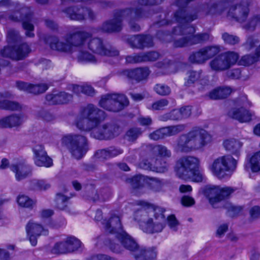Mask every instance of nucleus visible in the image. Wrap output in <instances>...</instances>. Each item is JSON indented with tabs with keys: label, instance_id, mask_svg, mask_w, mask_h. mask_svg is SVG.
<instances>
[{
	"label": "nucleus",
	"instance_id": "obj_1",
	"mask_svg": "<svg viewBox=\"0 0 260 260\" xmlns=\"http://www.w3.org/2000/svg\"><path fill=\"white\" fill-rule=\"evenodd\" d=\"M105 118L106 113L103 110L89 104L80 108L75 125L81 131L90 132L91 137L96 139L111 140L120 134V128L113 122L102 124Z\"/></svg>",
	"mask_w": 260,
	"mask_h": 260
},
{
	"label": "nucleus",
	"instance_id": "obj_2",
	"mask_svg": "<svg viewBox=\"0 0 260 260\" xmlns=\"http://www.w3.org/2000/svg\"><path fill=\"white\" fill-rule=\"evenodd\" d=\"M138 204L141 208L135 212L134 216L141 229L147 233L161 232L166 222L164 210L159 207L153 209L151 204L144 201H139Z\"/></svg>",
	"mask_w": 260,
	"mask_h": 260
},
{
	"label": "nucleus",
	"instance_id": "obj_3",
	"mask_svg": "<svg viewBox=\"0 0 260 260\" xmlns=\"http://www.w3.org/2000/svg\"><path fill=\"white\" fill-rule=\"evenodd\" d=\"M196 31L195 27L189 24L175 27L171 34L173 46L176 48H182L203 44L213 40L209 33L200 32L195 34Z\"/></svg>",
	"mask_w": 260,
	"mask_h": 260
},
{
	"label": "nucleus",
	"instance_id": "obj_4",
	"mask_svg": "<svg viewBox=\"0 0 260 260\" xmlns=\"http://www.w3.org/2000/svg\"><path fill=\"white\" fill-rule=\"evenodd\" d=\"M209 137L207 132L200 127H193L186 134L180 135L174 145L175 151L180 153H188L203 148Z\"/></svg>",
	"mask_w": 260,
	"mask_h": 260
},
{
	"label": "nucleus",
	"instance_id": "obj_5",
	"mask_svg": "<svg viewBox=\"0 0 260 260\" xmlns=\"http://www.w3.org/2000/svg\"><path fill=\"white\" fill-rule=\"evenodd\" d=\"M200 159L191 155L180 157L176 165V173L177 176L183 180L190 179L193 181L201 182L203 176L199 170Z\"/></svg>",
	"mask_w": 260,
	"mask_h": 260
},
{
	"label": "nucleus",
	"instance_id": "obj_6",
	"mask_svg": "<svg viewBox=\"0 0 260 260\" xmlns=\"http://www.w3.org/2000/svg\"><path fill=\"white\" fill-rule=\"evenodd\" d=\"M64 145L72 156L77 160L81 159L88 150V140L81 135H68L62 138Z\"/></svg>",
	"mask_w": 260,
	"mask_h": 260
},
{
	"label": "nucleus",
	"instance_id": "obj_7",
	"mask_svg": "<svg viewBox=\"0 0 260 260\" xmlns=\"http://www.w3.org/2000/svg\"><path fill=\"white\" fill-rule=\"evenodd\" d=\"M9 18L14 21H22V28L25 30V35L28 38H34V25L31 23L33 19V13L29 7L16 4L13 14Z\"/></svg>",
	"mask_w": 260,
	"mask_h": 260
},
{
	"label": "nucleus",
	"instance_id": "obj_8",
	"mask_svg": "<svg viewBox=\"0 0 260 260\" xmlns=\"http://www.w3.org/2000/svg\"><path fill=\"white\" fill-rule=\"evenodd\" d=\"M237 160L231 155H226L215 159L210 170L214 175L219 179L230 175L236 169Z\"/></svg>",
	"mask_w": 260,
	"mask_h": 260
},
{
	"label": "nucleus",
	"instance_id": "obj_9",
	"mask_svg": "<svg viewBox=\"0 0 260 260\" xmlns=\"http://www.w3.org/2000/svg\"><path fill=\"white\" fill-rule=\"evenodd\" d=\"M99 106L108 111L118 112L129 105L125 95L117 93H106L102 95Z\"/></svg>",
	"mask_w": 260,
	"mask_h": 260
},
{
	"label": "nucleus",
	"instance_id": "obj_10",
	"mask_svg": "<svg viewBox=\"0 0 260 260\" xmlns=\"http://www.w3.org/2000/svg\"><path fill=\"white\" fill-rule=\"evenodd\" d=\"M148 16L141 7L126 8L115 11L116 18L120 17L122 24L123 20H126L130 29L134 31L140 30L141 27L138 22L141 19Z\"/></svg>",
	"mask_w": 260,
	"mask_h": 260
},
{
	"label": "nucleus",
	"instance_id": "obj_11",
	"mask_svg": "<svg viewBox=\"0 0 260 260\" xmlns=\"http://www.w3.org/2000/svg\"><path fill=\"white\" fill-rule=\"evenodd\" d=\"M251 4V0H241L230 5L226 13V18L241 23L245 22L250 13Z\"/></svg>",
	"mask_w": 260,
	"mask_h": 260
},
{
	"label": "nucleus",
	"instance_id": "obj_12",
	"mask_svg": "<svg viewBox=\"0 0 260 260\" xmlns=\"http://www.w3.org/2000/svg\"><path fill=\"white\" fill-rule=\"evenodd\" d=\"M220 52L217 46H207L192 52L188 57V61L196 64H204L207 60Z\"/></svg>",
	"mask_w": 260,
	"mask_h": 260
},
{
	"label": "nucleus",
	"instance_id": "obj_13",
	"mask_svg": "<svg viewBox=\"0 0 260 260\" xmlns=\"http://www.w3.org/2000/svg\"><path fill=\"white\" fill-rule=\"evenodd\" d=\"M239 59L238 53L228 51L222 54L210 62V66L212 70L222 71L229 69L234 65Z\"/></svg>",
	"mask_w": 260,
	"mask_h": 260
},
{
	"label": "nucleus",
	"instance_id": "obj_14",
	"mask_svg": "<svg viewBox=\"0 0 260 260\" xmlns=\"http://www.w3.org/2000/svg\"><path fill=\"white\" fill-rule=\"evenodd\" d=\"M234 191L235 189L231 187H221L213 185L207 186L204 194L208 199L209 203L215 207L216 203L224 200Z\"/></svg>",
	"mask_w": 260,
	"mask_h": 260
},
{
	"label": "nucleus",
	"instance_id": "obj_15",
	"mask_svg": "<svg viewBox=\"0 0 260 260\" xmlns=\"http://www.w3.org/2000/svg\"><path fill=\"white\" fill-rule=\"evenodd\" d=\"M88 49L92 53L100 56L113 57L119 55V51L115 48H107L104 44V41L100 38L90 39L87 43Z\"/></svg>",
	"mask_w": 260,
	"mask_h": 260
},
{
	"label": "nucleus",
	"instance_id": "obj_16",
	"mask_svg": "<svg viewBox=\"0 0 260 260\" xmlns=\"http://www.w3.org/2000/svg\"><path fill=\"white\" fill-rule=\"evenodd\" d=\"M185 127V125L183 124L162 127L150 133L148 137L153 141H158L166 137L176 135L184 131Z\"/></svg>",
	"mask_w": 260,
	"mask_h": 260
},
{
	"label": "nucleus",
	"instance_id": "obj_17",
	"mask_svg": "<svg viewBox=\"0 0 260 260\" xmlns=\"http://www.w3.org/2000/svg\"><path fill=\"white\" fill-rule=\"evenodd\" d=\"M33 159L35 164L38 167L49 168L53 165L52 159L47 155L42 145H37L32 149Z\"/></svg>",
	"mask_w": 260,
	"mask_h": 260
},
{
	"label": "nucleus",
	"instance_id": "obj_18",
	"mask_svg": "<svg viewBox=\"0 0 260 260\" xmlns=\"http://www.w3.org/2000/svg\"><path fill=\"white\" fill-rule=\"evenodd\" d=\"M90 34L85 31L75 30L67 34L65 40L73 46L82 47L85 43L86 40L90 37Z\"/></svg>",
	"mask_w": 260,
	"mask_h": 260
},
{
	"label": "nucleus",
	"instance_id": "obj_19",
	"mask_svg": "<svg viewBox=\"0 0 260 260\" xmlns=\"http://www.w3.org/2000/svg\"><path fill=\"white\" fill-rule=\"evenodd\" d=\"M26 231L29 236L31 244L35 246L37 243V237L40 235L48 234V230L44 228L41 225L30 221L26 225Z\"/></svg>",
	"mask_w": 260,
	"mask_h": 260
},
{
	"label": "nucleus",
	"instance_id": "obj_20",
	"mask_svg": "<svg viewBox=\"0 0 260 260\" xmlns=\"http://www.w3.org/2000/svg\"><path fill=\"white\" fill-rule=\"evenodd\" d=\"M105 231L109 233L115 235L117 238L121 235L123 230L120 217L115 215L112 216L107 221L103 222Z\"/></svg>",
	"mask_w": 260,
	"mask_h": 260
},
{
	"label": "nucleus",
	"instance_id": "obj_21",
	"mask_svg": "<svg viewBox=\"0 0 260 260\" xmlns=\"http://www.w3.org/2000/svg\"><path fill=\"white\" fill-rule=\"evenodd\" d=\"M122 27L121 19L120 17H115V11L113 14V18L104 22L99 28V31L104 32H113L120 31Z\"/></svg>",
	"mask_w": 260,
	"mask_h": 260
},
{
	"label": "nucleus",
	"instance_id": "obj_22",
	"mask_svg": "<svg viewBox=\"0 0 260 260\" xmlns=\"http://www.w3.org/2000/svg\"><path fill=\"white\" fill-rule=\"evenodd\" d=\"M52 50H56L61 52L70 53L72 52L71 45L68 43L60 41L58 38L54 36H49L46 39Z\"/></svg>",
	"mask_w": 260,
	"mask_h": 260
},
{
	"label": "nucleus",
	"instance_id": "obj_23",
	"mask_svg": "<svg viewBox=\"0 0 260 260\" xmlns=\"http://www.w3.org/2000/svg\"><path fill=\"white\" fill-rule=\"evenodd\" d=\"M228 114L230 117L240 122H249L251 120L252 116V114L243 107L232 108L229 111Z\"/></svg>",
	"mask_w": 260,
	"mask_h": 260
},
{
	"label": "nucleus",
	"instance_id": "obj_24",
	"mask_svg": "<svg viewBox=\"0 0 260 260\" xmlns=\"http://www.w3.org/2000/svg\"><path fill=\"white\" fill-rule=\"evenodd\" d=\"M150 73L148 68H139L133 70H127L122 72L121 75L128 79L141 81L146 78Z\"/></svg>",
	"mask_w": 260,
	"mask_h": 260
},
{
	"label": "nucleus",
	"instance_id": "obj_25",
	"mask_svg": "<svg viewBox=\"0 0 260 260\" xmlns=\"http://www.w3.org/2000/svg\"><path fill=\"white\" fill-rule=\"evenodd\" d=\"M84 8L85 7L74 6L65 8L62 12L71 20L83 21L85 20Z\"/></svg>",
	"mask_w": 260,
	"mask_h": 260
},
{
	"label": "nucleus",
	"instance_id": "obj_26",
	"mask_svg": "<svg viewBox=\"0 0 260 260\" xmlns=\"http://www.w3.org/2000/svg\"><path fill=\"white\" fill-rule=\"evenodd\" d=\"M135 260H153L156 258L157 252L154 248L138 247L133 252Z\"/></svg>",
	"mask_w": 260,
	"mask_h": 260
},
{
	"label": "nucleus",
	"instance_id": "obj_27",
	"mask_svg": "<svg viewBox=\"0 0 260 260\" xmlns=\"http://www.w3.org/2000/svg\"><path fill=\"white\" fill-rule=\"evenodd\" d=\"M22 114H13L0 120V127H12L20 125L24 121Z\"/></svg>",
	"mask_w": 260,
	"mask_h": 260
},
{
	"label": "nucleus",
	"instance_id": "obj_28",
	"mask_svg": "<svg viewBox=\"0 0 260 260\" xmlns=\"http://www.w3.org/2000/svg\"><path fill=\"white\" fill-rule=\"evenodd\" d=\"M10 169L15 173V177L18 181L25 178L31 172L30 167L24 162L12 165L10 166Z\"/></svg>",
	"mask_w": 260,
	"mask_h": 260
},
{
	"label": "nucleus",
	"instance_id": "obj_29",
	"mask_svg": "<svg viewBox=\"0 0 260 260\" xmlns=\"http://www.w3.org/2000/svg\"><path fill=\"white\" fill-rule=\"evenodd\" d=\"M223 145L225 150L231 154L239 157L243 144L235 139H230L225 140Z\"/></svg>",
	"mask_w": 260,
	"mask_h": 260
},
{
	"label": "nucleus",
	"instance_id": "obj_30",
	"mask_svg": "<svg viewBox=\"0 0 260 260\" xmlns=\"http://www.w3.org/2000/svg\"><path fill=\"white\" fill-rule=\"evenodd\" d=\"M117 239L124 248L132 252L139 247L136 241L125 232H122Z\"/></svg>",
	"mask_w": 260,
	"mask_h": 260
},
{
	"label": "nucleus",
	"instance_id": "obj_31",
	"mask_svg": "<svg viewBox=\"0 0 260 260\" xmlns=\"http://www.w3.org/2000/svg\"><path fill=\"white\" fill-rule=\"evenodd\" d=\"M232 91V89L229 87H219L211 91L209 96L212 100L223 99L229 96Z\"/></svg>",
	"mask_w": 260,
	"mask_h": 260
},
{
	"label": "nucleus",
	"instance_id": "obj_32",
	"mask_svg": "<svg viewBox=\"0 0 260 260\" xmlns=\"http://www.w3.org/2000/svg\"><path fill=\"white\" fill-rule=\"evenodd\" d=\"M31 51L30 46L26 43L15 46L16 60L23 59L28 55Z\"/></svg>",
	"mask_w": 260,
	"mask_h": 260
},
{
	"label": "nucleus",
	"instance_id": "obj_33",
	"mask_svg": "<svg viewBox=\"0 0 260 260\" xmlns=\"http://www.w3.org/2000/svg\"><path fill=\"white\" fill-rule=\"evenodd\" d=\"M260 59V45L254 54H247L242 57L239 63L241 65L248 66L258 61Z\"/></svg>",
	"mask_w": 260,
	"mask_h": 260
},
{
	"label": "nucleus",
	"instance_id": "obj_34",
	"mask_svg": "<svg viewBox=\"0 0 260 260\" xmlns=\"http://www.w3.org/2000/svg\"><path fill=\"white\" fill-rule=\"evenodd\" d=\"M153 154L161 158H169L172 155L171 150L162 144H157L151 146Z\"/></svg>",
	"mask_w": 260,
	"mask_h": 260
},
{
	"label": "nucleus",
	"instance_id": "obj_35",
	"mask_svg": "<svg viewBox=\"0 0 260 260\" xmlns=\"http://www.w3.org/2000/svg\"><path fill=\"white\" fill-rule=\"evenodd\" d=\"M143 133V131L140 127H131L126 132L124 139L128 142L135 143L137 139L142 136Z\"/></svg>",
	"mask_w": 260,
	"mask_h": 260
},
{
	"label": "nucleus",
	"instance_id": "obj_36",
	"mask_svg": "<svg viewBox=\"0 0 260 260\" xmlns=\"http://www.w3.org/2000/svg\"><path fill=\"white\" fill-rule=\"evenodd\" d=\"M77 59L79 62L96 63L98 61V58L93 54L87 51L80 50L77 55Z\"/></svg>",
	"mask_w": 260,
	"mask_h": 260
},
{
	"label": "nucleus",
	"instance_id": "obj_37",
	"mask_svg": "<svg viewBox=\"0 0 260 260\" xmlns=\"http://www.w3.org/2000/svg\"><path fill=\"white\" fill-rule=\"evenodd\" d=\"M202 74V70L189 71L187 73V77L186 79L184 85L187 87L192 86L201 79Z\"/></svg>",
	"mask_w": 260,
	"mask_h": 260
},
{
	"label": "nucleus",
	"instance_id": "obj_38",
	"mask_svg": "<svg viewBox=\"0 0 260 260\" xmlns=\"http://www.w3.org/2000/svg\"><path fill=\"white\" fill-rule=\"evenodd\" d=\"M3 94L0 92V98ZM0 109L11 111H19L21 109V105L17 102L9 100L0 101Z\"/></svg>",
	"mask_w": 260,
	"mask_h": 260
},
{
	"label": "nucleus",
	"instance_id": "obj_39",
	"mask_svg": "<svg viewBox=\"0 0 260 260\" xmlns=\"http://www.w3.org/2000/svg\"><path fill=\"white\" fill-rule=\"evenodd\" d=\"M178 109H175L169 112L166 113L158 117V120L165 122L168 120L181 121L180 113Z\"/></svg>",
	"mask_w": 260,
	"mask_h": 260
},
{
	"label": "nucleus",
	"instance_id": "obj_40",
	"mask_svg": "<svg viewBox=\"0 0 260 260\" xmlns=\"http://www.w3.org/2000/svg\"><path fill=\"white\" fill-rule=\"evenodd\" d=\"M168 183L167 181L164 179L157 178H151L148 182V185L150 189L154 192H158L162 190L164 185Z\"/></svg>",
	"mask_w": 260,
	"mask_h": 260
},
{
	"label": "nucleus",
	"instance_id": "obj_41",
	"mask_svg": "<svg viewBox=\"0 0 260 260\" xmlns=\"http://www.w3.org/2000/svg\"><path fill=\"white\" fill-rule=\"evenodd\" d=\"M139 165L140 168L143 169L157 172H164L167 170L165 167H160L156 165H152L147 159H142Z\"/></svg>",
	"mask_w": 260,
	"mask_h": 260
},
{
	"label": "nucleus",
	"instance_id": "obj_42",
	"mask_svg": "<svg viewBox=\"0 0 260 260\" xmlns=\"http://www.w3.org/2000/svg\"><path fill=\"white\" fill-rule=\"evenodd\" d=\"M144 181V176L141 175H136L125 180V182L134 189H139L142 187Z\"/></svg>",
	"mask_w": 260,
	"mask_h": 260
},
{
	"label": "nucleus",
	"instance_id": "obj_43",
	"mask_svg": "<svg viewBox=\"0 0 260 260\" xmlns=\"http://www.w3.org/2000/svg\"><path fill=\"white\" fill-rule=\"evenodd\" d=\"M51 252L55 254L70 253L65 239L62 241L56 243L52 248Z\"/></svg>",
	"mask_w": 260,
	"mask_h": 260
},
{
	"label": "nucleus",
	"instance_id": "obj_44",
	"mask_svg": "<svg viewBox=\"0 0 260 260\" xmlns=\"http://www.w3.org/2000/svg\"><path fill=\"white\" fill-rule=\"evenodd\" d=\"M50 187V185L44 180H32L29 182V189L34 190H46Z\"/></svg>",
	"mask_w": 260,
	"mask_h": 260
},
{
	"label": "nucleus",
	"instance_id": "obj_45",
	"mask_svg": "<svg viewBox=\"0 0 260 260\" xmlns=\"http://www.w3.org/2000/svg\"><path fill=\"white\" fill-rule=\"evenodd\" d=\"M49 85L46 83H40L38 84H30L28 88V93L34 94H39L45 92L48 88Z\"/></svg>",
	"mask_w": 260,
	"mask_h": 260
},
{
	"label": "nucleus",
	"instance_id": "obj_46",
	"mask_svg": "<svg viewBox=\"0 0 260 260\" xmlns=\"http://www.w3.org/2000/svg\"><path fill=\"white\" fill-rule=\"evenodd\" d=\"M249 162L252 172H258L260 171V151L255 153L251 157Z\"/></svg>",
	"mask_w": 260,
	"mask_h": 260
},
{
	"label": "nucleus",
	"instance_id": "obj_47",
	"mask_svg": "<svg viewBox=\"0 0 260 260\" xmlns=\"http://www.w3.org/2000/svg\"><path fill=\"white\" fill-rule=\"evenodd\" d=\"M70 252L77 250L81 246V242L75 237H69L65 239Z\"/></svg>",
	"mask_w": 260,
	"mask_h": 260
},
{
	"label": "nucleus",
	"instance_id": "obj_48",
	"mask_svg": "<svg viewBox=\"0 0 260 260\" xmlns=\"http://www.w3.org/2000/svg\"><path fill=\"white\" fill-rule=\"evenodd\" d=\"M68 199V197L61 193H57L55 200L56 208L61 210L66 209L67 207Z\"/></svg>",
	"mask_w": 260,
	"mask_h": 260
},
{
	"label": "nucleus",
	"instance_id": "obj_49",
	"mask_svg": "<svg viewBox=\"0 0 260 260\" xmlns=\"http://www.w3.org/2000/svg\"><path fill=\"white\" fill-rule=\"evenodd\" d=\"M141 35L132 36L127 38L126 42L132 48L142 49Z\"/></svg>",
	"mask_w": 260,
	"mask_h": 260
},
{
	"label": "nucleus",
	"instance_id": "obj_50",
	"mask_svg": "<svg viewBox=\"0 0 260 260\" xmlns=\"http://www.w3.org/2000/svg\"><path fill=\"white\" fill-rule=\"evenodd\" d=\"M15 46H6L0 51V55L3 57L9 58L16 60V54H15Z\"/></svg>",
	"mask_w": 260,
	"mask_h": 260
},
{
	"label": "nucleus",
	"instance_id": "obj_51",
	"mask_svg": "<svg viewBox=\"0 0 260 260\" xmlns=\"http://www.w3.org/2000/svg\"><path fill=\"white\" fill-rule=\"evenodd\" d=\"M17 201L19 206L25 208L32 207L35 204L34 201L24 195H19L17 197Z\"/></svg>",
	"mask_w": 260,
	"mask_h": 260
},
{
	"label": "nucleus",
	"instance_id": "obj_52",
	"mask_svg": "<svg viewBox=\"0 0 260 260\" xmlns=\"http://www.w3.org/2000/svg\"><path fill=\"white\" fill-rule=\"evenodd\" d=\"M7 40L9 44L15 43L21 40V37L18 31L10 28L7 31Z\"/></svg>",
	"mask_w": 260,
	"mask_h": 260
},
{
	"label": "nucleus",
	"instance_id": "obj_53",
	"mask_svg": "<svg viewBox=\"0 0 260 260\" xmlns=\"http://www.w3.org/2000/svg\"><path fill=\"white\" fill-rule=\"evenodd\" d=\"M222 39L225 43L231 45H235L240 42V38L235 35L230 34L228 32H224L222 35Z\"/></svg>",
	"mask_w": 260,
	"mask_h": 260
},
{
	"label": "nucleus",
	"instance_id": "obj_54",
	"mask_svg": "<svg viewBox=\"0 0 260 260\" xmlns=\"http://www.w3.org/2000/svg\"><path fill=\"white\" fill-rule=\"evenodd\" d=\"M84 197L93 202L100 200L99 192L93 187L90 186L85 192Z\"/></svg>",
	"mask_w": 260,
	"mask_h": 260
},
{
	"label": "nucleus",
	"instance_id": "obj_55",
	"mask_svg": "<svg viewBox=\"0 0 260 260\" xmlns=\"http://www.w3.org/2000/svg\"><path fill=\"white\" fill-rule=\"evenodd\" d=\"M169 101L166 99H162L154 102L151 105V109L152 110H164L169 105Z\"/></svg>",
	"mask_w": 260,
	"mask_h": 260
},
{
	"label": "nucleus",
	"instance_id": "obj_56",
	"mask_svg": "<svg viewBox=\"0 0 260 260\" xmlns=\"http://www.w3.org/2000/svg\"><path fill=\"white\" fill-rule=\"evenodd\" d=\"M143 62L154 61L158 59L160 54L156 51H149L146 53H142Z\"/></svg>",
	"mask_w": 260,
	"mask_h": 260
},
{
	"label": "nucleus",
	"instance_id": "obj_57",
	"mask_svg": "<svg viewBox=\"0 0 260 260\" xmlns=\"http://www.w3.org/2000/svg\"><path fill=\"white\" fill-rule=\"evenodd\" d=\"M156 92L162 96L169 95L171 93L170 88L163 84H157L154 87Z\"/></svg>",
	"mask_w": 260,
	"mask_h": 260
},
{
	"label": "nucleus",
	"instance_id": "obj_58",
	"mask_svg": "<svg viewBox=\"0 0 260 260\" xmlns=\"http://www.w3.org/2000/svg\"><path fill=\"white\" fill-rule=\"evenodd\" d=\"M58 92H53L46 95V100L49 105H59Z\"/></svg>",
	"mask_w": 260,
	"mask_h": 260
},
{
	"label": "nucleus",
	"instance_id": "obj_59",
	"mask_svg": "<svg viewBox=\"0 0 260 260\" xmlns=\"http://www.w3.org/2000/svg\"><path fill=\"white\" fill-rule=\"evenodd\" d=\"M141 39L142 49L145 48L152 47L154 46L153 38L151 36L141 35Z\"/></svg>",
	"mask_w": 260,
	"mask_h": 260
},
{
	"label": "nucleus",
	"instance_id": "obj_60",
	"mask_svg": "<svg viewBox=\"0 0 260 260\" xmlns=\"http://www.w3.org/2000/svg\"><path fill=\"white\" fill-rule=\"evenodd\" d=\"M59 105L65 104L69 103L73 100L72 94L67 93L64 91L58 92Z\"/></svg>",
	"mask_w": 260,
	"mask_h": 260
},
{
	"label": "nucleus",
	"instance_id": "obj_61",
	"mask_svg": "<svg viewBox=\"0 0 260 260\" xmlns=\"http://www.w3.org/2000/svg\"><path fill=\"white\" fill-rule=\"evenodd\" d=\"M126 62L129 63H135L143 62L142 53L134 54L125 57Z\"/></svg>",
	"mask_w": 260,
	"mask_h": 260
},
{
	"label": "nucleus",
	"instance_id": "obj_62",
	"mask_svg": "<svg viewBox=\"0 0 260 260\" xmlns=\"http://www.w3.org/2000/svg\"><path fill=\"white\" fill-rule=\"evenodd\" d=\"M178 109L180 113L181 120L189 118L191 114V108L190 106H184Z\"/></svg>",
	"mask_w": 260,
	"mask_h": 260
},
{
	"label": "nucleus",
	"instance_id": "obj_63",
	"mask_svg": "<svg viewBox=\"0 0 260 260\" xmlns=\"http://www.w3.org/2000/svg\"><path fill=\"white\" fill-rule=\"evenodd\" d=\"M38 117L46 121H51L54 119V116L51 113L44 110H41L38 113Z\"/></svg>",
	"mask_w": 260,
	"mask_h": 260
},
{
	"label": "nucleus",
	"instance_id": "obj_64",
	"mask_svg": "<svg viewBox=\"0 0 260 260\" xmlns=\"http://www.w3.org/2000/svg\"><path fill=\"white\" fill-rule=\"evenodd\" d=\"M108 245L110 249L114 253H120L123 251V246L114 241H110Z\"/></svg>",
	"mask_w": 260,
	"mask_h": 260
}]
</instances>
